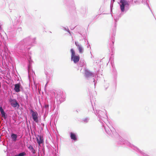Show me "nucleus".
<instances>
[{
  "mask_svg": "<svg viewBox=\"0 0 156 156\" xmlns=\"http://www.w3.org/2000/svg\"><path fill=\"white\" fill-rule=\"evenodd\" d=\"M1 87V83L0 82V88Z\"/></svg>",
  "mask_w": 156,
  "mask_h": 156,
  "instance_id": "nucleus-16",
  "label": "nucleus"
},
{
  "mask_svg": "<svg viewBox=\"0 0 156 156\" xmlns=\"http://www.w3.org/2000/svg\"><path fill=\"white\" fill-rule=\"evenodd\" d=\"M9 102L11 105L13 107H19L20 106L19 104L16 100L11 98L9 99Z\"/></svg>",
  "mask_w": 156,
  "mask_h": 156,
  "instance_id": "nucleus-4",
  "label": "nucleus"
},
{
  "mask_svg": "<svg viewBox=\"0 0 156 156\" xmlns=\"http://www.w3.org/2000/svg\"><path fill=\"white\" fill-rule=\"evenodd\" d=\"M75 44L77 47V48L79 51V53L80 54L82 53L83 52L84 49L81 45L79 44L76 42H75Z\"/></svg>",
  "mask_w": 156,
  "mask_h": 156,
  "instance_id": "nucleus-5",
  "label": "nucleus"
},
{
  "mask_svg": "<svg viewBox=\"0 0 156 156\" xmlns=\"http://www.w3.org/2000/svg\"><path fill=\"white\" fill-rule=\"evenodd\" d=\"M26 154L25 152H23L20 153L19 154L17 155H15V156H24L26 155Z\"/></svg>",
  "mask_w": 156,
  "mask_h": 156,
  "instance_id": "nucleus-12",
  "label": "nucleus"
},
{
  "mask_svg": "<svg viewBox=\"0 0 156 156\" xmlns=\"http://www.w3.org/2000/svg\"><path fill=\"white\" fill-rule=\"evenodd\" d=\"M0 111L1 113L4 112V110L2 107H0Z\"/></svg>",
  "mask_w": 156,
  "mask_h": 156,
  "instance_id": "nucleus-14",
  "label": "nucleus"
},
{
  "mask_svg": "<svg viewBox=\"0 0 156 156\" xmlns=\"http://www.w3.org/2000/svg\"><path fill=\"white\" fill-rule=\"evenodd\" d=\"M1 114H2V116L3 117L5 118V113L4 112H2V113H1Z\"/></svg>",
  "mask_w": 156,
  "mask_h": 156,
  "instance_id": "nucleus-13",
  "label": "nucleus"
},
{
  "mask_svg": "<svg viewBox=\"0 0 156 156\" xmlns=\"http://www.w3.org/2000/svg\"><path fill=\"white\" fill-rule=\"evenodd\" d=\"M20 84L18 83L15 84L14 90L16 92H18L20 91Z\"/></svg>",
  "mask_w": 156,
  "mask_h": 156,
  "instance_id": "nucleus-8",
  "label": "nucleus"
},
{
  "mask_svg": "<svg viewBox=\"0 0 156 156\" xmlns=\"http://www.w3.org/2000/svg\"><path fill=\"white\" fill-rule=\"evenodd\" d=\"M70 137L72 139L74 140H77V138L76 135L72 133H70Z\"/></svg>",
  "mask_w": 156,
  "mask_h": 156,
  "instance_id": "nucleus-10",
  "label": "nucleus"
},
{
  "mask_svg": "<svg viewBox=\"0 0 156 156\" xmlns=\"http://www.w3.org/2000/svg\"><path fill=\"white\" fill-rule=\"evenodd\" d=\"M120 3L121 4L120 5V9L121 11L123 12L125 10V7H128L129 6V2L126 0H120Z\"/></svg>",
  "mask_w": 156,
  "mask_h": 156,
  "instance_id": "nucleus-2",
  "label": "nucleus"
},
{
  "mask_svg": "<svg viewBox=\"0 0 156 156\" xmlns=\"http://www.w3.org/2000/svg\"><path fill=\"white\" fill-rule=\"evenodd\" d=\"M83 120H84V121L85 122H87V119H84Z\"/></svg>",
  "mask_w": 156,
  "mask_h": 156,
  "instance_id": "nucleus-15",
  "label": "nucleus"
},
{
  "mask_svg": "<svg viewBox=\"0 0 156 156\" xmlns=\"http://www.w3.org/2000/svg\"><path fill=\"white\" fill-rule=\"evenodd\" d=\"M37 143L39 145L44 142V139L43 136L41 135H37L36 137Z\"/></svg>",
  "mask_w": 156,
  "mask_h": 156,
  "instance_id": "nucleus-6",
  "label": "nucleus"
},
{
  "mask_svg": "<svg viewBox=\"0 0 156 156\" xmlns=\"http://www.w3.org/2000/svg\"><path fill=\"white\" fill-rule=\"evenodd\" d=\"M27 147L33 154H35L36 153L35 150L34 149L32 145L30 144L28 145Z\"/></svg>",
  "mask_w": 156,
  "mask_h": 156,
  "instance_id": "nucleus-9",
  "label": "nucleus"
},
{
  "mask_svg": "<svg viewBox=\"0 0 156 156\" xmlns=\"http://www.w3.org/2000/svg\"><path fill=\"white\" fill-rule=\"evenodd\" d=\"M113 2H114L115 0H112Z\"/></svg>",
  "mask_w": 156,
  "mask_h": 156,
  "instance_id": "nucleus-17",
  "label": "nucleus"
},
{
  "mask_svg": "<svg viewBox=\"0 0 156 156\" xmlns=\"http://www.w3.org/2000/svg\"><path fill=\"white\" fill-rule=\"evenodd\" d=\"M70 51L71 53V60L73 61L75 63L78 62L80 59V56L75 55V51L73 49H71L70 50Z\"/></svg>",
  "mask_w": 156,
  "mask_h": 156,
  "instance_id": "nucleus-1",
  "label": "nucleus"
},
{
  "mask_svg": "<svg viewBox=\"0 0 156 156\" xmlns=\"http://www.w3.org/2000/svg\"><path fill=\"white\" fill-rule=\"evenodd\" d=\"M31 112L32 113V116L34 121L37 123L38 122L39 120L38 118V113L36 112H34L31 110Z\"/></svg>",
  "mask_w": 156,
  "mask_h": 156,
  "instance_id": "nucleus-3",
  "label": "nucleus"
},
{
  "mask_svg": "<svg viewBox=\"0 0 156 156\" xmlns=\"http://www.w3.org/2000/svg\"><path fill=\"white\" fill-rule=\"evenodd\" d=\"M11 137L12 139L13 140V141H16V138H17V135L16 134L12 133L11 135Z\"/></svg>",
  "mask_w": 156,
  "mask_h": 156,
  "instance_id": "nucleus-11",
  "label": "nucleus"
},
{
  "mask_svg": "<svg viewBox=\"0 0 156 156\" xmlns=\"http://www.w3.org/2000/svg\"><path fill=\"white\" fill-rule=\"evenodd\" d=\"M85 75L86 77H88L92 76V74L89 71L86 70H85Z\"/></svg>",
  "mask_w": 156,
  "mask_h": 156,
  "instance_id": "nucleus-7",
  "label": "nucleus"
}]
</instances>
